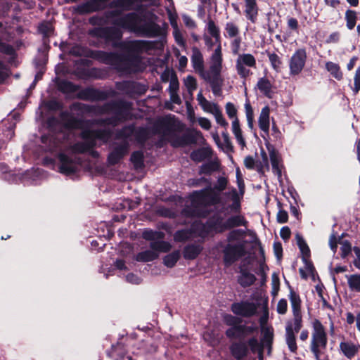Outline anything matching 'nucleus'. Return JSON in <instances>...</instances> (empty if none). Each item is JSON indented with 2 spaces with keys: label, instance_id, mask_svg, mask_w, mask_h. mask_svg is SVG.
I'll return each mask as SVG.
<instances>
[{
  "label": "nucleus",
  "instance_id": "nucleus-39",
  "mask_svg": "<svg viewBox=\"0 0 360 360\" xmlns=\"http://www.w3.org/2000/svg\"><path fill=\"white\" fill-rule=\"evenodd\" d=\"M158 253L151 249L139 252L135 259L139 262H148L155 260L158 258Z\"/></svg>",
  "mask_w": 360,
  "mask_h": 360
},
{
  "label": "nucleus",
  "instance_id": "nucleus-8",
  "mask_svg": "<svg viewBox=\"0 0 360 360\" xmlns=\"http://www.w3.org/2000/svg\"><path fill=\"white\" fill-rule=\"evenodd\" d=\"M256 65V59L253 55L250 53L240 54L236 62L237 73L240 78L246 79L252 75V72L250 70L246 68L245 66L255 68Z\"/></svg>",
  "mask_w": 360,
  "mask_h": 360
},
{
  "label": "nucleus",
  "instance_id": "nucleus-14",
  "mask_svg": "<svg viewBox=\"0 0 360 360\" xmlns=\"http://www.w3.org/2000/svg\"><path fill=\"white\" fill-rule=\"evenodd\" d=\"M116 86L118 90L124 92L127 95H141L146 92L144 85L131 80L122 81V82L117 83Z\"/></svg>",
  "mask_w": 360,
  "mask_h": 360
},
{
  "label": "nucleus",
  "instance_id": "nucleus-51",
  "mask_svg": "<svg viewBox=\"0 0 360 360\" xmlns=\"http://www.w3.org/2000/svg\"><path fill=\"white\" fill-rule=\"evenodd\" d=\"M135 125L134 124L124 126L117 131L116 136L117 139H128L134 135Z\"/></svg>",
  "mask_w": 360,
  "mask_h": 360
},
{
  "label": "nucleus",
  "instance_id": "nucleus-32",
  "mask_svg": "<svg viewBox=\"0 0 360 360\" xmlns=\"http://www.w3.org/2000/svg\"><path fill=\"white\" fill-rule=\"evenodd\" d=\"M192 231L201 238H205L213 233L207 226V221L202 223L201 221H195L191 225Z\"/></svg>",
  "mask_w": 360,
  "mask_h": 360
},
{
  "label": "nucleus",
  "instance_id": "nucleus-15",
  "mask_svg": "<svg viewBox=\"0 0 360 360\" xmlns=\"http://www.w3.org/2000/svg\"><path fill=\"white\" fill-rule=\"evenodd\" d=\"M58 158L60 162V173L66 176L72 175L77 173L78 170L77 167L72 158L63 153H60L58 155Z\"/></svg>",
  "mask_w": 360,
  "mask_h": 360
},
{
  "label": "nucleus",
  "instance_id": "nucleus-49",
  "mask_svg": "<svg viewBox=\"0 0 360 360\" xmlns=\"http://www.w3.org/2000/svg\"><path fill=\"white\" fill-rule=\"evenodd\" d=\"M345 19L346 20V26L348 30H353L356 25L357 20V13L355 11L347 9L345 12Z\"/></svg>",
  "mask_w": 360,
  "mask_h": 360
},
{
  "label": "nucleus",
  "instance_id": "nucleus-6",
  "mask_svg": "<svg viewBox=\"0 0 360 360\" xmlns=\"http://www.w3.org/2000/svg\"><path fill=\"white\" fill-rule=\"evenodd\" d=\"M191 198L193 205L203 207L214 206L221 202V196L212 188L211 185H208L201 190L193 191Z\"/></svg>",
  "mask_w": 360,
  "mask_h": 360
},
{
  "label": "nucleus",
  "instance_id": "nucleus-50",
  "mask_svg": "<svg viewBox=\"0 0 360 360\" xmlns=\"http://www.w3.org/2000/svg\"><path fill=\"white\" fill-rule=\"evenodd\" d=\"M347 283L352 291L360 292V274H352L347 276Z\"/></svg>",
  "mask_w": 360,
  "mask_h": 360
},
{
  "label": "nucleus",
  "instance_id": "nucleus-58",
  "mask_svg": "<svg viewBox=\"0 0 360 360\" xmlns=\"http://www.w3.org/2000/svg\"><path fill=\"white\" fill-rule=\"evenodd\" d=\"M70 109L72 111L79 112L82 114H88V111L91 109L89 104L75 102L70 105Z\"/></svg>",
  "mask_w": 360,
  "mask_h": 360
},
{
  "label": "nucleus",
  "instance_id": "nucleus-23",
  "mask_svg": "<svg viewBox=\"0 0 360 360\" xmlns=\"http://www.w3.org/2000/svg\"><path fill=\"white\" fill-rule=\"evenodd\" d=\"M56 86L58 90L63 94H72L81 89V86L75 84L67 79H58L56 81Z\"/></svg>",
  "mask_w": 360,
  "mask_h": 360
},
{
  "label": "nucleus",
  "instance_id": "nucleus-13",
  "mask_svg": "<svg viewBox=\"0 0 360 360\" xmlns=\"http://www.w3.org/2000/svg\"><path fill=\"white\" fill-rule=\"evenodd\" d=\"M203 79L207 81L211 86L213 94L216 96H220L222 94L223 79L221 73L216 68L213 69V73H207L203 76Z\"/></svg>",
  "mask_w": 360,
  "mask_h": 360
},
{
  "label": "nucleus",
  "instance_id": "nucleus-1",
  "mask_svg": "<svg viewBox=\"0 0 360 360\" xmlns=\"http://www.w3.org/2000/svg\"><path fill=\"white\" fill-rule=\"evenodd\" d=\"M88 34L91 37L103 39L106 44H110L113 48L120 49L122 53L92 50L77 45L71 48L70 54L77 57L91 58L101 63L113 66L120 72L127 73L142 70V53L158 49L159 46H162L158 41H123V31L117 27H96L89 29Z\"/></svg>",
  "mask_w": 360,
  "mask_h": 360
},
{
  "label": "nucleus",
  "instance_id": "nucleus-4",
  "mask_svg": "<svg viewBox=\"0 0 360 360\" xmlns=\"http://www.w3.org/2000/svg\"><path fill=\"white\" fill-rule=\"evenodd\" d=\"M107 115L112 114L117 125L133 119V103L124 99L111 100L106 102Z\"/></svg>",
  "mask_w": 360,
  "mask_h": 360
},
{
  "label": "nucleus",
  "instance_id": "nucleus-61",
  "mask_svg": "<svg viewBox=\"0 0 360 360\" xmlns=\"http://www.w3.org/2000/svg\"><path fill=\"white\" fill-rule=\"evenodd\" d=\"M116 119L115 117H109L106 118H101L94 120L92 123L98 126H112L117 127L115 123Z\"/></svg>",
  "mask_w": 360,
  "mask_h": 360
},
{
  "label": "nucleus",
  "instance_id": "nucleus-48",
  "mask_svg": "<svg viewBox=\"0 0 360 360\" xmlns=\"http://www.w3.org/2000/svg\"><path fill=\"white\" fill-rule=\"evenodd\" d=\"M130 160L136 169L144 167V155L141 150H136L131 153Z\"/></svg>",
  "mask_w": 360,
  "mask_h": 360
},
{
  "label": "nucleus",
  "instance_id": "nucleus-11",
  "mask_svg": "<svg viewBox=\"0 0 360 360\" xmlns=\"http://www.w3.org/2000/svg\"><path fill=\"white\" fill-rule=\"evenodd\" d=\"M109 94L105 91L88 86L81 89L77 94V98L82 101H103L108 98Z\"/></svg>",
  "mask_w": 360,
  "mask_h": 360
},
{
  "label": "nucleus",
  "instance_id": "nucleus-26",
  "mask_svg": "<svg viewBox=\"0 0 360 360\" xmlns=\"http://www.w3.org/2000/svg\"><path fill=\"white\" fill-rule=\"evenodd\" d=\"M269 115L270 108L266 105L262 108L258 120L259 129L266 134H269Z\"/></svg>",
  "mask_w": 360,
  "mask_h": 360
},
{
  "label": "nucleus",
  "instance_id": "nucleus-25",
  "mask_svg": "<svg viewBox=\"0 0 360 360\" xmlns=\"http://www.w3.org/2000/svg\"><path fill=\"white\" fill-rule=\"evenodd\" d=\"M202 250V247L196 243L186 245L183 250V255L186 259L193 260L198 257Z\"/></svg>",
  "mask_w": 360,
  "mask_h": 360
},
{
  "label": "nucleus",
  "instance_id": "nucleus-55",
  "mask_svg": "<svg viewBox=\"0 0 360 360\" xmlns=\"http://www.w3.org/2000/svg\"><path fill=\"white\" fill-rule=\"evenodd\" d=\"M228 184V179L226 177L224 176H219L217 179V184H214L213 187H212V189L218 194L219 196H221V193L224 191Z\"/></svg>",
  "mask_w": 360,
  "mask_h": 360
},
{
  "label": "nucleus",
  "instance_id": "nucleus-21",
  "mask_svg": "<svg viewBox=\"0 0 360 360\" xmlns=\"http://www.w3.org/2000/svg\"><path fill=\"white\" fill-rule=\"evenodd\" d=\"M245 1V15L247 20L252 23H255L257 20L259 7L257 0H244Z\"/></svg>",
  "mask_w": 360,
  "mask_h": 360
},
{
  "label": "nucleus",
  "instance_id": "nucleus-27",
  "mask_svg": "<svg viewBox=\"0 0 360 360\" xmlns=\"http://www.w3.org/2000/svg\"><path fill=\"white\" fill-rule=\"evenodd\" d=\"M359 346L356 345L352 342H341L340 343V349L342 352V354L349 359L354 358L358 351Z\"/></svg>",
  "mask_w": 360,
  "mask_h": 360
},
{
  "label": "nucleus",
  "instance_id": "nucleus-17",
  "mask_svg": "<svg viewBox=\"0 0 360 360\" xmlns=\"http://www.w3.org/2000/svg\"><path fill=\"white\" fill-rule=\"evenodd\" d=\"M229 349L232 356L236 360H243L249 354V348L246 342L242 341L233 342Z\"/></svg>",
  "mask_w": 360,
  "mask_h": 360
},
{
  "label": "nucleus",
  "instance_id": "nucleus-59",
  "mask_svg": "<svg viewBox=\"0 0 360 360\" xmlns=\"http://www.w3.org/2000/svg\"><path fill=\"white\" fill-rule=\"evenodd\" d=\"M248 347H250L252 353L255 354L257 353L260 348L264 347L262 343H259L255 337H252L250 338L246 342Z\"/></svg>",
  "mask_w": 360,
  "mask_h": 360
},
{
  "label": "nucleus",
  "instance_id": "nucleus-63",
  "mask_svg": "<svg viewBox=\"0 0 360 360\" xmlns=\"http://www.w3.org/2000/svg\"><path fill=\"white\" fill-rule=\"evenodd\" d=\"M95 137L96 140H101L103 141H108L111 136V131L108 129H94Z\"/></svg>",
  "mask_w": 360,
  "mask_h": 360
},
{
  "label": "nucleus",
  "instance_id": "nucleus-3",
  "mask_svg": "<svg viewBox=\"0 0 360 360\" xmlns=\"http://www.w3.org/2000/svg\"><path fill=\"white\" fill-rule=\"evenodd\" d=\"M184 127V124L181 122H178L175 125L174 122L167 117L162 118L155 124L158 133H162L164 135L172 138L171 145L174 148L185 147L195 144L198 141V136H202L201 132L195 129H188L181 136H178L175 134L176 131H182Z\"/></svg>",
  "mask_w": 360,
  "mask_h": 360
},
{
  "label": "nucleus",
  "instance_id": "nucleus-44",
  "mask_svg": "<svg viewBox=\"0 0 360 360\" xmlns=\"http://www.w3.org/2000/svg\"><path fill=\"white\" fill-rule=\"evenodd\" d=\"M134 136L137 143L143 144L149 139V131L146 127H135Z\"/></svg>",
  "mask_w": 360,
  "mask_h": 360
},
{
  "label": "nucleus",
  "instance_id": "nucleus-16",
  "mask_svg": "<svg viewBox=\"0 0 360 360\" xmlns=\"http://www.w3.org/2000/svg\"><path fill=\"white\" fill-rule=\"evenodd\" d=\"M62 119L65 120V127L69 129H83L90 124V120L76 117L68 112L61 114Z\"/></svg>",
  "mask_w": 360,
  "mask_h": 360
},
{
  "label": "nucleus",
  "instance_id": "nucleus-18",
  "mask_svg": "<svg viewBox=\"0 0 360 360\" xmlns=\"http://www.w3.org/2000/svg\"><path fill=\"white\" fill-rule=\"evenodd\" d=\"M127 153V146L121 144L115 147L108 154L107 162L108 165L114 166L120 162Z\"/></svg>",
  "mask_w": 360,
  "mask_h": 360
},
{
  "label": "nucleus",
  "instance_id": "nucleus-60",
  "mask_svg": "<svg viewBox=\"0 0 360 360\" xmlns=\"http://www.w3.org/2000/svg\"><path fill=\"white\" fill-rule=\"evenodd\" d=\"M184 84L187 88L188 91L192 94L193 92L197 89V80L192 75H188L184 79Z\"/></svg>",
  "mask_w": 360,
  "mask_h": 360
},
{
  "label": "nucleus",
  "instance_id": "nucleus-5",
  "mask_svg": "<svg viewBox=\"0 0 360 360\" xmlns=\"http://www.w3.org/2000/svg\"><path fill=\"white\" fill-rule=\"evenodd\" d=\"M312 333L310 350L314 356L322 354L321 350L326 349L328 344V335L322 323L317 319L311 322Z\"/></svg>",
  "mask_w": 360,
  "mask_h": 360
},
{
  "label": "nucleus",
  "instance_id": "nucleus-38",
  "mask_svg": "<svg viewBox=\"0 0 360 360\" xmlns=\"http://www.w3.org/2000/svg\"><path fill=\"white\" fill-rule=\"evenodd\" d=\"M150 248L155 252H169L172 249V245L167 241L158 240L150 243Z\"/></svg>",
  "mask_w": 360,
  "mask_h": 360
},
{
  "label": "nucleus",
  "instance_id": "nucleus-41",
  "mask_svg": "<svg viewBox=\"0 0 360 360\" xmlns=\"http://www.w3.org/2000/svg\"><path fill=\"white\" fill-rule=\"evenodd\" d=\"M80 137L90 148L94 149L96 146V138L95 137L94 129H84L80 134Z\"/></svg>",
  "mask_w": 360,
  "mask_h": 360
},
{
  "label": "nucleus",
  "instance_id": "nucleus-9",
  "mask_svg": "<svg viewBox=\"0 0 360 360\" xmlns=\"http://www.w3.org/2000/svg\"><path fill=\"white\" fill-rule=\"evenodd\" d=\"M307 59L306 49H297L289 60L290 74L292 76L298 75L303 70Z\"/></svg>",
  "mask_w": 360,
  "mask_h": 360
},
{
  "label": "nucleus",
  "instance_id": "nucleus-28",
  "mask_svg": "<svg viewBox=\"0 0 360 360\" xmlns=\"http://www.w3.org/2000/svg\"><path fill=\"white\" fill-rule=\"evenodd\" d=\"M269 153V157L271 163L272 167V171L273 172L278 176V177H281L282 176V172L281 168L279 165L280 162V157L278 155V151L273 147L270 148L269 147H267Z\"/></svg>",
  "mask_w": 360,
  "mask_h": 360
},
{
  "label": "nucleus",
  "instance_id": "nucleus-47",
  "mask_svg": "<svg viewBox=\"0 0 360 360\" xmlns=\"http://www.w3.org/2000/svg\"><path fill=\"white\" fill-rule=\"evenodd\" d=\"M38 31L42 34L44 40L49 39L54 32V27L49 21H44L38 26Z\"/></svg>",
  "mask_w": 360,
  "mask_h": 360
},
{
  "label": "nucleus",
  "instance_id": "nucleus-56",
  "mask_svg": "<svg viewBox=\"0 0 360 360\" xmlns=\"http://www.w3.org/2000/svg\"><path fill=\"white\" fill-rule=\"evenodd\" d=\"M263 336L261 340V343L264 345H266L269 347V349L271 347V345L273 343L274 333L269 329L266 328L264 329L262 328Z\"/></svg>",
  "mask_w": 360,
  "mask_h": 360
},
{
  "label": "nucleus",
  "instance_id": "nucleus-35",
  "mask_svg": "<svg viewBox=\"0 0 360 360\" xmlns=\"http://www.w3.org/2000/svg\"><path fill=\"white\" fill-rule=\"evenodd\" d=\"M240 273V276L238 278V283L243 288L253 285L257 280L255 276L248 272L246 269H241Z\"/></svg>",
  "mask_w": 360,
  "mask_h": 360
},
{
  "label": "nucleus",
  "instance_id": "nucleus-30",
  "mask_svg": "<svg viewBox=\"0 0 360 360\" xmlns=\"http://www.w3.org/2000/svg\"><path fill=\"white\" fill-rule=\"evenodd\" d=\"M288 298L290 302L292 314H302V300L300 295L294 290L293 288H290V292L288 295Z\"/></svg>",
  "mask_w": 360,
  "mask_h": 360
},
{
  "label": "nucleus",
  "instance_id": "nucleus-34",
  "mask_svg": "<svg viewBox=\"0 0 360 360\" xmlns=\"http://www.w3.org/2000/svg\"><path fill=\"white\" fill-rule=\"evenodd\" d=\"M257 87L266 97L272 98V84L268 78L266 77L259 78L257 83Z\"/></svg>",
  "mask_w": 360,
  "mask_h": 360
},
{
  "label": "nucleus",
  "instance_id": "nucleus-46",
  "mask_svg": "<svg viewBox=\"0 0 360 360\" xmlns=\"http://www.w3.org/2000/svg\"><path fill=\"white\" fill-rule=\"evenodd\" d=\"M219 164L216 161H210L202 164L200 167L199 174L210 175L212 172L219 170Z\"/></svg>",
  "mask_w": 360,
  "mask_h": 360
},
{
  "label": "nucleus",
  "instance_id": "nucleus-52",
  "mask_svg": "<svg viewBox=\"0 0 360 360\" xmlns=\"http://www.w3.org/2000/svg\"><path fill=\"white\" fill-rule=\"evenodd\" d=\"M297 245H298L300 252L302 253V257H310L311 251L310 249L307 244L306 241L304 240L303 237L300 235H296Z\"/></svg>",
  "mask_w": 360,
  "mask_h": 360
},
{
  "label": "nucleus",
  "instance_id": "nucleus-43",
  "mask_svg": "<svg viewBox=\"0 0 360 360\" xmlns=\"http://www.w3.org/2000/svg\"><path fill=\"white\" fill-rule=\"evenodd\" d=\"M181 257L179 250H174L163 258L164 264L168 268L174 267Z\"/></svg>",
  "mask_w": 360,
  "mask_h": 360
},
{
  "label": "nucleus",
  "instance_id": "nucleus-33",
  "mask_svg": "<svg viewBox=\"0 0 360 360\" xmlns=\"http://www.w3.org/2000/svg\"><path fill=\"white\" fill-rule=\"evenodd\" d=\"M211 60L212 65H211L210 68L209 73H213L214 68H216V70L219 71V73H221V64L223 60L221 48L217 47L215 49L213 53L212 54Z\"/></svg>",
  "mask_w": 360,
  "mask_h": 360
},
{
  "label": "nucleus",
  "instance_id": "nucleus-45",
  "mask_svg": "<svg viewBox=\"0 0 360 360\" xmlns=\"http://www.w3.org/2000/svg\"><path fill=\"white\" fill-rule=\"evenodd\" d=\"M224 35L226 38L237 37L240 34L239 27L233 22H227L225 24Z\"/></svg>",
  "mask_w": 360,
  "mask_h": 360
},
{
  "label": "nucleus",
  "instance_id": "nucleus-53",
  "mask_svg": "<svg viewBox=\"0 0 360 360\" xmlns=\"http://www.w3.org/2000/svg\"><path fill=\"white\" fill-rule=\"evenodd\" d=\"M266 53L269 57V60L271 63V65L272 68L278 72L280 70L281 65L282 64V61L281 58L276 53H271L269 51H266Z\"/></svg>",
  "mask_w": 360,
  "mask_h": 360
},
{
  "label": "nucleus",
  "instance_id": "nucleus-19",
  "mask_svg": "<svg viewBox=\"0 0 360 360\" xmlns=\"http://www.w3.org/2000/svg\"><path fill=\"white\" fill-rule=\"evenodd\" d=\"M224 218L219 214L214 213L207 220V226L211 229L214 233H222L225 232Z\"/></svg>",
  "mask_w": 360,
  "mask_h": 360
},
{
  "label": "nucleus",
  "instance_id": "nucleus-20",
  "mask_svg": "<svg viewBox=\"0 0 360 360\" xmlns=\"http://www.w3.org/2000/svg\"><path fill=\"white\" fill-rule=\"evenodd\" d=\"M191 63L193 69L202 75H206L204 72V59L200 49L195 46L192 48Z\"/></svg>",
  "mask_w": 360,
  "mask_h": 360
},
{
  "label": "nucleus",
  "instance_id": "nucleus-22",
  "mask_svg": "<svg viewBox=\"0 0 360 360\" xmlns=\"http://www.w3.org/2000/svg\"><path fill=\"white\" fill-rule=\"evenodd\" d=\"M248 221L246 220L244 216L241 214L231 215L228 217L224 221L225 231L227 230H231L238 226L247 227Z\"/></svg>",
  "mask_w": 360,
  "mask_h": 360
},
{
  "label": "nucleus",
  "instance_id": "nucleus-62",
  "mask_svg": "<svg viewBox=\"0 0 360 360\" xmlns=\"http://www.w3.org/2000/svg\"><path fill=\"white\" fill-rule=\"evenodd\" d=\"M72 150L75 153L79 154H84L90 152L92 149L84 142H77L72 146Z\"/></svg>",
  "mask_w": 360,
  "mask_h": 360
},
{
  "label": "nucleus",
  "instance_id": "nucleus-12",
  "mask_svg": "<svg viewBox=\"0 0 360 360\" xmlns=\"http://www.w3.org/2000/svg\"><path fill=\"white\" fill-rule=\"evenodd\" d=\"M257 309V305L248 301L233 302L231 306V310L235 315L245 318H250L256 314Z\"/></svg>",
  "mask_w": 360,
  "mask_h": 360
},
{
  "label": "nucleus",
  "instance_id": "nucleus-54",
  "mask_svg": "<svg viewBox=\"0 0 360 360\" xmlns=\"http://www.w3.org/2000/svg\"><path fill=\"white\" fill-rule=\"evenodd\" d=\"M245 231L243 229H233L231 230L227 236L228 243L238 240L240 238L245 236Z\"/></svg>",
  "mask_w": 360,
  "mask_h": 360
},
{
  "label": "nucleus",
  "instance_id": "nucleus-64",
  "mask_svg": "<svg viewBox=\"0 0 360 360\" xmlns=\"http://www.w3.org/2000/svg\"><path fill=\"white\" fill-rule=\"evenodd\" d=\"M91 109L88 111V114H94L96 115H107L106 103L102 105H89Z\"/></svg>",
  "mask_w": 360,
  "mask_h": 360
},
{
  "label": "nucleus",
  "instance_id": "nucleus-37",
  "mask_svg": "<svg viewBox=\"0 0 360 360\" xmlns=\"http://www.w3.org/2000/svg\"><path fill=\"white\" fill-rule=\"evenodd\" d=\"M165 237V233L162 231H153L150 229H146L142 233V238L146 240L151 242L156 241L158 240H162Z\"/></svg>",
  "mask_w": 360,
  "mask_h": 360
},
{
  "label": "nucleus",
  "instance_id": "nucleus-36",
  "mask_svg": "<svg viewBox=\"0 0 360 360\" xmlns=\"http://www.w3.org/2000/svg\"><path fill=\"white\" fill-rule=\"evenodd\" d=\"M286 343L288 345L289 350L292 353H296L297 350V346L296 343V338L295 333L293 332L292 326L288 324L286 328Z\"/></svg>",
  "mask_w": 360,
  "mask_h": 360
},
{
  "label": "nucleus",
  "instance_id": "nucleus-10",
  "mask_svg": "<svg viewBox=\"0 0 360 360\" xmlns=\"http://www.w3.org/2000/svg\"><path fill=\"white\" fill-rule=\"evenodd\" d=\"M110 0H87L74 8L75 13L79 15H86L103 11Z\"/></svg>",
  "mask_w": 360,
  "mask_h": 360
},
{
  "label": "nucleus",
  "instance_id": "nucleus-29",
  "mask_svg": "<svg viewBox=\"0 0 360 360\" xmlns=\"http://www.w3.org/2000/svg\"><path fill=\"white\" fill-rule=\"evenodd\" d=\"M207 28L210 35L214 39V42L217 44V47L221 48L220 29L216 25L214 21L211 19L210 16H209Z\"/></svg>",
  "mask_w": 360,
  "mask_h": 360
},
{
  "label": "nucleus",
  "instance_id": "nucleus-40",
  "mask_svg": "<svg viewBox=\"0 0 360 360\" xmlns=\"http://www.w3.org/2000/svg\"><path fill=\"white\" fill-rule=\"evenodd\" d=\"M232 131L238 144L241 146L242 148L245 147L246 143L242 134V130L238 117H236L232 122Z\"/></svg>",
  "mask_w": 360,
  "mask_h": 360
},
{
  "label": "nucleus",
  "instance_id": "nucleus-42",
  "mask_svg": "<svg viewBox=\"0 0 360 360\" xmlns=\"http://www.w3.org/2000/svg\"><path fill=\"white\" fill-rule=\"evenodd\" d=\"M326 68L332 77L335 78L337 80L340 81L343 78L342 72L341 71L340 67L338 64L328 61L326 63Z\"/></svg>",
  "mask_w": 360,
  "mask_h": 360
},
{
  "label": "nucleus",
  "instance_id": "nucleus-57",
  "mask_svg": "<svg viewBox=\"0 0 360 360\" xmlns=\"http://www.w3.org/2000/svg\"><path fill=\"white\" fill-rule=\"evenodd\" d=\"M224 322L229 326L235 327L237 326L239 323H241L243 322V319L240 317H237L229 314H226L224 316Z\"/></svg>",
  "mask_w": 360,
  "mask_h": 360
},
{
  "label": "nucleus",
  "instance_id": "nucleus-7",
  "mask_svg": "<svg viewBox=\"0 0 360 360\" xmlns=\"http://www.w3.org/2000/svg\"><path fill=\"white\" fill-rule=\"evenodd\" d=\"M223 263L226 267L232 266L246 255L243 243H227L222 250Z\"/></svg>",
  "mask_w": 360,
  "mask_h": 360
},
{
  "label": "nucleus",
  "instance_id": "nucleus-2",
  "mask_svg": "<svg viewBox=\"0 0 360 360\" xmlns=\"http://www.w3.org/2000/svg\"><path fill=\"white\" fill-rule=\"evenodd\" d=\"M143 21V18L139 13L129 12L116 19L113 22V27L146 37H157L161 35L162 30L158 24L152 21L141 24Z\"/></svg>",
  "mask_w": 360,
  "mask_h": 360
},
{
  "label": "nucleus",
  "instance_id": "nucleus-24",
  "mask_svg": "<svg viewBox=\"0 0 360 360\" xmlns=\"http://www.w3.org/2000/svg\"><path fill=\"white\" fill-rule=\"evenodd\" d=\"M212 155V150L210 147H202L193 150L190 154V158L195 162H200L209 159Z\"/></svg>",
  "mask_w": 360,
  "mask_h": 360
},
{
  "label": "nucleus",
  "instance_id": "nucleus-31",
  "mask_svg": "<svg viewBox=\"0 0 360 360\" xmlns=\"http://www.w3.org/2000/svg\"><path fill=\"white\" fill-rule=\"evenodd\" d=\"M226 196H231V199L233 201L232 204L229 205L230 210L235 213H240L241 211V204L239 197V194L235 188H232L229 192L224 193Z\"/></svg>",
  "mask_w": 360,
  "mask_h": 360
}]
</instances>
